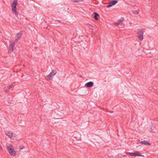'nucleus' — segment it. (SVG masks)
I'll return each mask as SVG.
<instances>
[{"instance_id": "f257e3e1", "label": "nucleus", "mask_w": 158, "mask_h": 158, "mask_svg": "<svg viewBox=\"0 0 158 158\" xmlns=\"http://www.w3.org/2000/svg\"><path fill=\"white\" fill-rule=\"evenodd\" d=\"M6 147L7 150L10 155L13 156L16 155V152L14 150L13 147L11 145L7 144Z\"/></svg>"}, {"instance_id": "f03ea898", "label": "nucleus", "mask_w": 158, "mask_h": 158, "mask_svg": "<svg viewBox=\"0 0 158 158\" xmlns=\"http://www.w3.org/2000/svg\"><path fill=\"white\" fill-rule=\"evenodd\" d=\"M143 29H141L137 33V37L140 41H142L143 40Z\"/></svg>"}, {"instance_id": "7ed1b4c3", "label": "nucleus", "mask_w": 158, "mask_h": 158, "mask_svg": "<svg viewBox=\"0 0 158 158\" xmlns=\"http://www.w3.org/2000/svg\"><path fill=\"white\" fill-rule=\"evenodd\" d=\"M124 20L123 17H121L120 19L118 20L117 22L114 23V24L115 26H119V27L123 28L124 27V25L123 24L122 22Z\"/></svg>"}, {"instance_id": "20e7f679", "label": "nucleus", "mask_w": 158, "mask_h": 158, "mask_svg": "<svg viewBox=\"0 0 158 158\" xmlns=\"http://www.w3.org/2000/svg\"><path fill=\"white\" fill-rule=\"evenodd\" d=\"M17 4V0H14L11 4V8L13 11H16V6Z\"/></svg>"}, {"instance_id": "39448f33", "label": "nucleus", "mask_w": 158, "mask_h": 158, "mask_svg": "<svg viewBox=\"0 0 158 158\" xmlns=\"http://www.w3.org/2000/svg\"><path fill=\"white\" fill-rule=\"evenodd\" d=\"M128 154L131 156H134L135 157L136 156H143V155H142L139 152H136L134 153L129 152Z\"/></svg>"}, {"instance_id": "423d86ee", "label": "nucleus", "mask_w": 158, "mask_h": 158, "mask_svg": "<svg viewBox=\"0 0 158 158\" xmlns=\"http://www.w3.org/2000/svg\"><path fill=\"white\" fill-rule=\"evenodd\" d=\"M118 2V1L112 0L109 3L108 5L106 7L107 8L110 7L112 6L115 5Z\"/></svg>"}, {"instance_id": "0eeeda50", "label": "nucleus", "mask_w": 158, "mask_h": 158, "mask_svg": "<svg viewBox=\"0 0 158 158\" xmlns=\"http://www.w3.org/2000/svg\"><path fill=\"white\" fill-rule=\"evenodd\" d=\"M10 43L9 50L11 52H12L13 50V48L15 45V43L12 41H10Z\"/></svg>"}, {"instance_id": "6e6552de", "label": "nucleus", "mask_w": 158, "mask_h": 158, "mask_svg": "<svg viewBox=\"0 0 158 158\" xmlns=\"http://www.w3.org/2000/svg\"><path fill=\"white\" fill-rule=\"evenodd\" d=\"M22 35V33H19L17 34L16 36V39L15 40V43H17L18 41L20 39V37Z\"/></svg>"}, {"instance_id": "1a4fd4ad", "label": "nucleus", "mask_w": 158, "mask_h": 158, "mask_svg": "<svg viewBox=\"0 0 158 158\" xmlns=\"http://www.w3.org/2000/svg\"><path fill=\"white\" fill-rule=\"evenodd\" d=\"M94 85V83L92 81H89L85 84V86L87 87H92Z\"/></svg>"}, {"instance_id": "9d476101", "label": "nucleus", "mask_w": 158, "mask_h": 158, "mask_svg": "<svg viewBox=\"0 0 158 158\" xmlns=\"http://www.w3.org/2000/svg\"><path fill=\"white\" fill-rule=\"evenodd\" d=\"M140 143L141 144H144L145 145H148L149 146L151 145V144L149 143L146 140L141 141L140 142Z\"/></svg>"}, {"instance_id": "9b49d317", "label": "nucleus", "mask_w": 158, "mask_h": 158, "mask_svg": "<svg viewBox=\"0 0 158 158\" xmlns=\"http://www.w3.org/2000/svg\"><path fill=\"white\" fill-rule=\"evenodd\" d=\"M6 134L9 138H11L13 136V133L9 131H7L6 132Z\"/></svg>"}, {"instance_id": "f8f14e48", "label": "nucleus", "mask_w": 158, "mask_h": 158, "mask_svg": "<svg viewBox=\"0 0 158 158\" xmlns=\"http://www.w3.org/2000/svg\"><path fill=\"white\" fill-rule=\"evenodd\" d=\"M94 19L96 20H98V17L99 16V14L96 12H94Z\"/></svg>"}, {"instance_id": "ddd939ff", "label": "nucleus", "mask_w": 158, "mask_h": 158, "mask_svg": "<svg viewBox=\"0 0 158 158\" xmlns=\"http://www.w3.org/2000/svg\"><path fill=\"white\" fill-rule=\"evenodd\" d=\"M57 72L56 70H52L50 73L52 76H53Z\"/></svg>"}, {"instance_id": "4468645a", "label": "nucleus", "mask_w": 158, "mask_h": 158, "mask_svg": "<svg viewBox=\"0 0 158 158\" xmlns=\"http://www.w3.org/2000/svg\"><path fill=\"white\" fill-rule=\"evenodd\" d=\"M53 76L51 75L50 73H49L48 75L46 77V79L47 80H50L51 78V77Z\"/></svg>"}, {"instance_id": "2eb2a0df", "label": "nucleus", "mask_w": 158, "mask_h": 158, "mask_svg": "<svg viewBox=\"0 0 158 158\" xmlns=\"http://www.w3.org/2000/svg\"><path fill=\"white\" fill-rule=\"evenodd\" d=\"M12 87H13V86H11V85H10V86H8L7 87V89L6 90V93H7L9 91V89H10V88H11Z\"/></svg>"}, {"instance_id": "dca6fc26", "label": "nucleus", "mask_w": 158, "mask_h": 158, "mask_svg": "<svg viewBox=\"0 0 158 158\" xmlns=\"http://www.w3.org/2000/svg\"><path fill=\"white\" fill-rule=\"evenodd\" d=\"M139 11V9H137L135 11L133 12V13L135 15H137L138 14Z\"/></svg>"}, {"instance_id": "f3484780", "label": "nucleus", "mask_w": 158, "mask_h": 158, "mask_svg": "<svg viewBox=\"0 0 158 158\" xmlns=\"http://www.w3.org/2000/svg\"><path fill=\"white\" fill-rule=\"evenodd\" d=\"M83 0H71V1L74 2H78L82 1Z\"/></svg>"}, {"instance_id": "a211bd4d", "label": "nucleus", "mask_w": 158, "mask_h": 158, "mask_svg": "<svg viewBox=\"0 0 158 158\" xmlns=\"http://www.w3.org/2000/svg\"><path fill=\"white\" fill-rule=\"evenodd\" d=\"M13 12L15 13V15H16V17H18V13L17 12L16 10V11H13Z\"/></svg>"}, {"instance_id": "6ab92c4d", "label": "nucleus", "mask_w": 158, "mask_h": 158, "mask_svg": "<svg viewBox=\"0 0 158 158\" xmlns=\"http://www.w3.org/2000/svg\"><path fill=\"white\" fill-rule=\"evenodd\" d=\"M24 146H20V147H19V148L20 150H22L23 149V148H24Z\"/></svg>"}, {"instance_id": "aec40b11", "label": "nucleus", "mask_w": 158, "mask_h": 158, "mask_svg": "<svg viewBox=\"0 0 158 158\" xmlns=\"http://www.w3.org/2000/svg\"><path fill=\"white\" fill-rule=\"evenodd\" d=\"M2 150V148L1 146L0 145V151Z\"/></svg>"}, {"instance_id": "412c9836", "label": "nucleus", "mask_w": 158, "mask_h": 158, "mask_svg": "<svg viewBox=\"0 0 158 158\" xmlns=\"http://www.w3.org/2000/svg\"><path fill=\"white\" fill-rule=\"evenodd\" d=\"M151 131L152 132H154L153 131V130H152V127L151 128Z\"/></svg>"}, {"instance_id": "4be33fe9", "label": "nucleus", "mask_w": 158, "mask_h": 158, "mask_svg": "<svg viewBox=\"0 0 158 158\" xmlns=\"http://www.w3.org/2000/svg\"><path fill=\"white\" fill-rule=\"evenodd\" d=\"M57 21L59 22H60V20H57Z\"/></svg>"}, {"instance_id": "5701e85b", "label": "nucleus", "mask_w": 158, "mask_h": 158, "mask_svg": "<svg viewBox=\"0 0 158 158\" xmlns=\"http://www.w3.org/2000/svg\"><path fill=\"white\" fill-rule=\"evenodd\" d=\"M57 119H59V118H57ZM60 119V120H61V119Z\"/></svg>"}]
</instances>
